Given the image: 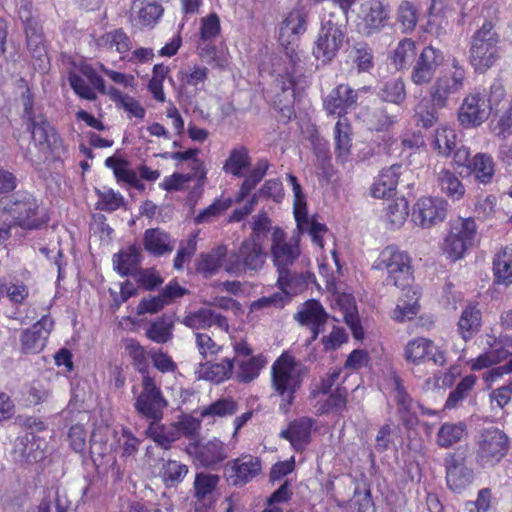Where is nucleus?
Returning <instances> with one entry per match:
<instances>
[{
    "instance_id": "obj_1",
    "label": "nucleus",
    "mask_w": 512,
    "mask_h": 512,
    "mask_svg": "<svg viewBox=\"0 0 512 512\" xmlns=\"http://www.w3.org/2000/svg\"><path fill=\"white\" fill-rule=\"evenodd\" d=\"M286 181L293 192V215L296 230L288 238L281 228L272 229L270 253L278 272L288 270L300 256L299 242L303 233L307 232L312 242L319 248L324 247L323 237L327 234V227L308 215L306 195L297 178L292 174H287Z\"/></svg>"
},
{
    "instance_id": "obj_2",
    "label": "nucleus",
    "mask_w": 512,
    "mask_h": 512,
    "mask_svg": "<svg viewBox=\"0 0 512 512\" xmlns=\"http://www.w3.org/2000/svg\"><path fill=\"white\" fill-rule=\"evenodd\" d=\"M272 388L281 398L279 409L287 413L302 383V366L293 356L283 353L271 367Z\"/></svg>"
},
{
    "instance_id": "obj_3",
    "label": "nucleus",
    "mask_w": 512,
    "mask_h": 512,
    "mask_svg": "<svg viewBox=\"0 0 512 512\" xmlns=\"http://www.w3.org/2000/svg\"><path fill=\"white\" fill-rule=\"evenodd\" d=\"M24 116L28 120L32 140L45 159L61 160L67 154V146L55 128L42 116L32 113V101L27 95L24 99Z\"/></svg>"
},
{
    "instance_id": "obj_4",
    "label": "nucleus",
    "mask_w": 512,
    "mask_h": 512,
    "mask_svg": "<svg viewBox=\"0 0 512 512\" xmlns=\"http://www.w3.org/2000/svg\"><path fill=\"white\" fill-rule=\"evenodd\" d=\"M0 220L4 223L14 221L23 228L34 229L46 222V216L39 210L32 194L18 192L12 197L0 198Z\"/></svg>"
},
{
    "instance_id": "obj_5",
    "label": "nucleus",
    "mask_w": 512,
    "mask_h": 512,
    "mask_svg": "<svg viewBox=\"0 0 512 512\" xmlns=\"http://www.w3.org/2000/svg\"><path fill=\"white\" fill-rule=\"evenodd\" d=\"M346 20L334 12L322 18L321 28L315 40L313 55L323 63L332 61L347 42Z\"/></svg>"
},
{
    "instance_id": "obj_6",
    "label": "nucleus",
    "mask_w": 512,
    "mask_h": 512,
    "mask_svg": "<svg viewBox=\"0 0 512 512\" xmlns=\"http://www.w3.org/2000/svg\"><path fill=\"white\" fill-rule=\"evenodd\" d=\"M318 266L320 274L326 280L327 289L331 293V308L343 315V319L350 328L353 337L356 340H362L364 338V330L359 320L354 297L337 289L334 272L324 260H318Z\"/></svg>"
},
{
    "instance_id": "obj_7",
    "label": "nucleus",
    "mask_w": 512,
    "mask_h": 512,
    "mask_svg": "<svg viewBox=\"0 0 512 512\" xmlns=\"http://www.w3.org/2000/svg\"><path fill=\"white\" fill-rule=\"evenodd\" d=\"M372 268L385 271L388 283L401 290H405L413 282L411 258L396 246L385 247L373 262Z\"/></svg>"
},
{
    "instance_id": "obj_8",
    "label": "nucleus",
    "mask_w": 512,
    "mask_h": 512,
    "mask_svg": "<svg viewBox=\"0 0 512 512\" xmlns=\"http://www.w3.org/2000/svg\"><path fill=\"white\" fill-rule=\"evenodd\" d=\"M499 36L491 21H485L473 35L470 48L471 65L476 71L484 72L498 59Z\"/></svg>"
},
{
    "instance_id": "obj_9",
    "label": "nucleus",
    "mask_w": 512,
    "mask_h": 512,
    "mask_svg": "<svg viewBox=\"0 0 512 512\" xmlns=\"http://www.w3.org/2000/svg\"><path fill=\"white\" fill-rule=\"evenodd\" d=\"M273 72L276 75L275 89L281 91L280 93L277 92L273 103L285 117L290 118L293 113L291 107L303 89L301 79L296 75L295 60L290 55L288 65L282 67L278 64Z\"/></svg>"
},
{
    "instance_id": "obj_10",
    "label": "nucleus",
    "mask_w": 512,
    "mask_h": 512,
    "mask_svg": "<svg viewBox=\"0 0 512 512\" xmlns=\"http://www.w3.org/2000/svg\"><path fill=\"white\" fill-rule=\"evenodd\" d=\"M476 224L471 218H457L449 222V231L441 249L447 258L456 261L464 257L475 240Z\"/></svg>"
},
{
    "instance_id": "obj_11",
    "label": "nucleus",
    "mask_w": 512,
    "mask_h": 512,
    "mask_svg": "<svg viewBox=\"0 0 512 512\" xmlns=\"http://www.w3.org/2000/svg\"><path fill=\"white\" fill-rule=\"evenodd\" d=\"M266 254L262 244L254 239L248 238L238 249V252L231 253L225 264L224 270L232 275L240 276L247 271L256 272L265 263Z\"/></svg>"
},
{
    "instance_id": "obj_12",
    "label": "nucleus",
    "mask_w": 512,
    "mask_h": 512,
    "mask_svg": "<svg viewBox=\"0 0 512 512\" xmlns=\"http://www.w3.org/2000/svg\"><path fill=\"white\" fill-rule=\"evenodd\" d=\"M478 343L483 352L467 361L472 371L489 368L512 355V337L510 336L497 338L493 333H486L478 339Z\"/></svg>"
},
{
    "instance_id": "obj_13",
    "label": "nucleus",
    "mask_w": 512,
    "mask_h": 512,
    "mask_svg": "<svg viewBox=\"0 0 512 512\" xmlns=\"http://www.w3.org/2000/svg\"><path fill=\"white\" fill-rule=\"evenodd\" d=\"M465 79L466 71L464 67L455 58H452L430 88L433 104L438 107L445 106L448 98L464 87Z\"/></svg>"
},
{
    "instance_id": "obj_14",
    "label": "nucleus",
    "mask_w": 512,
    "mask_h": 512,
    "mask_svg": "<svg viewBox=\"0 0 512 512\" xmlns=\"http://www.w3.org/2000/svg\"><path fill=\"white\" fill-rule=\"evenodd\" d=\"M509 438L498 428L483 429L477 438V459L481 465H494L508 452Z\"/></svg>"
},
{
    "instance_id": "obj_15",
    "label": "nucleus",
    "mask_w": 512,
    "mask_h": 512,
    "mask_svg": "<svg viewBox=\"0 0 512 512\" xmlns=\"http://www.w3.org/2000/svg\"><path fill=\"white\" fill-rule=\"evenodd\" d=\"M453 162L457 167H466L476 181L488 184L495 174V163L493 158L486 153H477L470 159V149L460 146L454 152Z\"/></svg>"
},
{
    "instance_id": "obj_16",
    "label": "nucleus",
    "mask_w": 512,
    "mask_h": 512,
    "mask_svg": "<svg viewBox=\"0 0 512 512\" xmlns=\"http://www.w3.org/2000/svg\"><path fill=\"white\" fill-rule=\"evenodd\" d=\"M404 358L408 363L421 365L426 360L437 366L447 362L446 353L439 345L425 337H417L407 342L404 347Z\"/></svg>"
},
{
    "instance_id": "obj_17",
    "label": "nucleus",
    "mask_w": 512,
    "mask_h": 512,
    "mask_svg": "<svg viewBox=\"0 0 512 512\" xmlns=\"http://www.w3.org/2000/svg\"><path fill=\"white\" fill-rule=\"evenodd\" d=\"M447 214V202L437 197H421L413 206L412 221L427 229L443 222Z\"/></svg>"
},
{
    "instance_id": "obj_18",
    "label": "nucleus",
    "mask_w": 512,
    "mask_h": 512,
    "mask_svg": "<svg viewBox=\"0 0 512 512\" xmlns=\"http://www.w3.org/2000/svg\"><path fill=\"white\" fill-rule=\"evenodd\" d=\"M389 17V10L381 0H366L357 14L356 26L360 33L370 35L382 29Z\"/></svg>"
},
{
    "instance_id": "obj_19",
    "label": "nucleus",
    "mask_w": 512,
    "mask_h": 512,
    "mask_svg": "<svg viewBox=\"0 0 512 512\" xmlns=\"http://www.w3.org/2000/svg\"><path fill=\"white\" fill-rule=\"evenodd\" d=\"M366 92V87L353 90L348 85L340 84L325 98L324 108L329 115L346 119L344 115L356 104L359 96Z\"/></svg>"
},
{
    "instance_id": "obj_20",
    "label": "nucleus",
    "mask_w": 512,
    "mask_h": 512,
    "mask_svg": "<svg viewBox=\"0 0 512 512\" xmlns=\"http://www.w3.org/2000/svg\"><path fill=\"white\" fill-rule=\"evenodd\" d=\"M262 471L261 460L252 455H242L225 465V475L231 484L243 486Z\"/></svg>"
},
{
    "instance_id": "obj_21",
    "label": "nucleus",
    "mask_w": 512,
    "mask_h": 512,
    "mask_svg": "<svg viewBox=\"0 0 512 512\" xmlns=\"http://www.w3.org/2000/svg\"><path fill=\"white\" fill-rule=\"evenodd\" d=\"M391 392L393 398L397 402L399 412L401 413V419L408 429L413 428L418 423V417L415 411L416 408L419 409L422 415L436 416L438 414V411L436 410L425 408L419 404H414L396 376H394L392 380Z\"/></svg>"
},
{
    "instance_id": "obj_22",
    "label": "nucleus",
    "mask_w": 512,
    "mask_h": 512,
    "mask_svg": "<svg viewBox=\"0 0 512 512\" xmlns=\"http://www.w3.org/2000/svg\"><path fill=\"white\" fill-rule=\"evenodd\" d=\"M444 62L441 50L433 47H425L413 67L411 80L416 85L428 84L434 77L436 69Z\"/></svg>"
},
{
    "instance_id": "obj_23",
    "label": "nucleus",
    "mask_w": 512,
    "mask_h": 512,
    "mask_svg": "<svg viewBox=\"0 0 512 512\" xmlns=\"http://www.w3.org/2000/svg\"><path fill=\"white\" fill-rule=\"evenodd\" d=\"M186 450L196 462L204 467L217 465L228 455L224 443L216 438L205 442H191Z\"/></svg>"
},
{
    "instance_id": "obj_24",
    "label": "nucleus",
    "mask_w": 512,
    "mask_h": 512,
    "mask_svg": "<svg viewBox=\"0 0 512 512\" xmlns=\"http://www.w3.org/2000/svg\"><path fill=\"white\" fill-rule=\"evenodd\" d=\"M490 108L486 99L479 94L466 96L459 108L458 120L464 128L480 126L489 115Z\"/></svg>"
},
{
    "instance_id": "obj_25",
    "label": "nucleus",
    "mask_w": 512,
    "mask_h": 512,
    "mask_svg": "<svg viewBox=\"0 0 512 512\" xmlns=\"http://www.w3.org/2000/svg\"><path fill=\"white\" fill-rule=\"evenodd\" d=\"M165 406L166 402L161 397V392L157 388L154 380L148 376H144L143 391L135 402L136 410L147 418L157 419L160 417L161 410Z\"/></svg>"
},
{
    "instance_id": "obj_26",
    "label": "nucleus",
    "mask_w": 512,
    "mask_h": 512,
    "mask_svg": "<svg viewBox=\"0 0 512 512\" xmlns=\"http://www.w3.org/2000/svg\"><path fill=\"white\" fill-rule=\"evenodd\" d=\"M295 318L301 325L310 329L312 333L311 340H315L324 330L328 314L320 302L311 299L299 306Z\"/></svg>"
},
{
    "instance_id": "obj_27",
    "label": "nucleus",
    "mask_w": 512,
    "mask_h": 512,
    "mask_svg": "<svg viewBox=\"0 0 512 512\" xmlns=\"http://www.w3.org/2000/svg\"><path fill=\"white\" fill-rule=\"evenodd\" d=\"M53 328V320L43 316L32 327L24 330L20 337L22 349L25 353H39L46 345Z\"/></svg>"
},
{
    "instance_id": "obj_28",
    "label": "nucleus",
    "mask_w": 512,
    "mask_h": 512,
    "mask_svg": "<svg viewBox=\"0 0 512 512\" xmlns=\"http://www.w3.org/2000/svg\"><path fill=\"white\" fill-rule=\"evenodd\" d=\"M306 14L302 9H293L282 20L279 26V41L282 46L288 48L295 45L306 32Z\"/></svg>"
},
{
    "instance_id": "obj_29",
    "label": "nucleus",
    "mask_w": 512,
    "mask_h": 512,
    "mask_svg": "<svg viewBox=\"0 0 512 512\" xmlns=\"http://www.w3.org/2000/svg\"><path fill=\"white\" fill-rule=\"evenodd\" d=\"M163 8L156 1L134 0L130 11V21L134 27L152 28L160 20Z\"/></svg>"
},
{
    "instance_id": "obj_30",
    "label": "nucleus",
    "mask_w": 512,
    "mask_h": 512,
    "mask_svg": "<svg viewBox=\"0 0 512 512\" xmlns=\"http://www.w3.org/2000/svg\"><path fill=\"white\" fill-rule=\"evenodd\" d=\"M445 461L447 485L452 491L461 493L472 483L473 471L465 465L464 461L453 455H449Z\"/></svg>"
},
{
    "instance_id": "obj_31",
    "label": "nucleus",
    "mask_w": 512,
    "mask_h": 512,
    "mask_svg": "<svg viewBox=\"0 0 512 512\" xmlns=\"http://www.w3.org/2000/svg\"><path fill=\"white\" fill-rule=\"evenodd\" d=\"M420 291L417 287L409 285L402 290L396 307L391 311V318L399 323L414 319L420 311Z\"/></svg>"
},
{
    "instance_id": "obj_32",
    "label": "nucleus",
    "mask_w": 512,
    "mask_h": 512,
    "mask_svg": "<svg viewBox=\"0 0 512 512\" xmlns=\"http://www.w3.org/2000/svg\"><path fill=\"white\" fill-rule=\"evenodd\" d=\"M82 72L91 85L87 84L80 76L75 73H71L69 76V82L76 94L84 99L93 100L96 97L94 88L99 89L101 92H105L102 78L96 75L92 69L85 66L83 67Z\"/></svg>"
},
{
    "instance_id": "obj_33",
    "label": "nucleus",
    "mask_w": 512,
    "mask_h": 512,
    "mask_svg": "<svg viewBox=\"0 0 512 512\" xmlns=\"http://www.w3.org/2000/svg\"><path fill=\"white\" fill-rule=\"evenodd\" d=\"M409 215V203L405 197H398L385 204L381 219L390 230L399 229Z\"/></svg>"
},
{
    "instance_id": "obj_34",
    "label": "nucleus",
    "mask_w": 512,
    "mask_h": 512,
    "mask_svg": "<svg viewBox=\"0 0 512 512\" xmlns=\"http://www.w3.org/2000/svg\"><path fill=\"white\" fill-rule=\"evenodd\" d=\"M312 426L313 421L311 418L302 417L293 421L280 435L287 439L296 451H301L305 449L310 441Z\"/></svg>"
},
{
    "instance_id": "obj_35",
    "label": "nucleus",
    "mask_w": 512,
    "mask_h": 512,
    "mask_svg": "<svg viewBox=\"0 0 512 512\" xmlns=\"http://www.w3.org/2000/svg\"><path fill=\"white\" fill-rule=\"evenodd\" d=\"M182 323L193 330L206 329L213 325L218 326L226 332L229 328L227 319L220 314L214 313L210 309H200L196 312H191L184 317Z\"/></svg>"
},
{
    "instance_id": "obj_36",
    "label": "nucleus",
    "mask_w": 512,
    "mask_h": 512,
    "mask_svg": "<svg viewBox=\"0 0 512 512\" xmlns=\"http://www.w3.org/2000/svg\"><path fill=\"white\" fill-rule=\"evenodd\" d=\"M400 173L401 166L398 165L383 169L370 188L372 197L382 199L392 195L396 190Z\"/></svg>"
},
{
    "instance_id": "obj_37",
    "label": "nucleus",
    "mask_w": 512,
    "mask_h": 512,
    "mask_svg": "<svg viewBox=\"0 0 512 512\" xmlns=\"http://www.w3.org/2000/svg\"><path fill=\"white\" fill-rule=\"evenodd\" d=\"M278 285L286 298L301 293L310 282L314 281V275L306 273H292L289 269L278 272Z\"/></svg>"
},
{
    "instance_id": "obj_38",
    "label": "nucleus",
    "mask_w": 512,
    "mask_h": 512,
    "mask_svg": "<svg viewBox=\"0 0 512 512\" xmlns=\"http://www.w3.org/2000/svg\"><path fill=\"white\" fill-rule=\"evenodd\" d=\"M97 45L106 52L120 54L124 59V55L132 49L133 42L122 29H115L103 34L97 40Z\"/></svg>"
},
{
    "instance_id": "obj_39",
    "label": "nucleus",
    "mask_w": 512,
    "mask_h": 512,
    "mask_svg": "<svg viewBox=\"0 0 512 512\" xmlns=\"http://www.w3.org/2000/svg\"><path fill=\"white\" fill-rule=\"evenodd\" d=\"M234 373V360L225 358L219 363L207 362L199 365L196 370L197 377L215 383L223 382L232 377Z\"/></svg>"
},
{
    "instance_id": "obj_40",
    "label": "nucleus",
    "mask_w": 512,
    "mask_h": 512,
    "mask_svg": "<svg viewBox=\"0 0 512 512\" xmlns=\"http://www.w3.org/2000/svg\"><path fill=\"white\" fill-rule=\"evenodd\" d=\"M457 134L455 129L450 125H440L434 133L431 147L438 155L443 157H453L454 152L458 149Z\"/></svg>"
},
{
    "instance_id": "obj_41",
    "label": "nucleus",
    "mask_w": 512,
    "mask_h": 512,
    "mask_svg": "<svg viewBox=\"0 0 512 512\" xmlns=\"http://www.w3.org/2000/svg\"><path fill=\"white\" fill-rule=\"evenodd\" d=\"M335 154L338 161L349 160L352 148L351 126L347 119H339L334 128Z\"/></svg>"
},
{
    "instance_id": "obj_42",
    "label": "nucleus",
    "mask_w": 512,
    "mask_h": 512,
    "mask_svg": "<svg viewBox=\"0 0 512 512\" xmlns=\"http://www.w3.org/2000/svg\"><path fill=\"white\" fill-rule=\"evenodd\" d=\"M237 369L234 370L235 379L239 382L248 383L256 379L260 371L267 364L266 358L261 355L250 356L247 359H238L235 361Z\"/></svg>"
},
{
    "instance_id": "obj_43",
    "label": "nucleus",
    "mask_w": 512,
    "mask_h": 512,
    "mask_svg": "<svg viewBox=\"0 0 512 512\" xmlns=\"http://www.w3.org/2000/svg\"><path fill=\"white\" fill-rule=\"evenodd\" d=\"M229 255L225 246H218L211 252L202 254L197 260L196 270L208 277L216 274L224 264Z\"/></svg>"
},
{
    "instance_id": "obj_44",
    "label": "nucleus",
    "mask_w": 512,
    "mask_h": 512,
    "mask_svg": "<svg viewBox=\"0 0 512 512\" xmlns=\"http://www.w3.org/2000/svg\"><path fill=\"white\" fill-rule=\"evenodd\" d=\"M440 191L452 201H459L465 195V186L460 178L448 169H442L437 175Z\"/></svg>"
},
{
    "instance_id": "obj_45",
    "label": "nucleus",
    "mask_w": 512,
    "mask_h": 512,
    "mask_svg": "<svg viewBox=\"0 0 512 512\" xmlns=\"http://www.w3.org/2000/svg\"><path fill=\"white\" fill-rule=\"evenodd\" d=\"M415 55V42L410 38H404L391 49L389 52V60L396 70H402L410 66Z\"/></svg>"
},
{
    "instance_id": "obj_46",
    "label": "nucleus",
    "mask_w": 512,
    "mask_h": 512,
    "mask_svg": "<svg viewBox=\"0 0 512 512\" xmlns=\"http://www.w3.org/2000/svg\"><path fill=\"white\" fill-rule=\"evenodd\" d=\"M493 272L497 284H512V247H505L495 255Z\"/></svg>"
},
{
    "instance_id": "obj_47",
    "label": "nucleus",
    "mask_w": 512,
    "mask_h": 512,
    "mask_svg": "<svg viewBox=\"0 0 512 512\" xmlns=\"http://www.w3.org/2000/svg\"><path fill=\"white\" fill-rule=\"evenodd\" d=\"M251 158L243 146L233 148L226 159L223 170L233 176L242 177L250 168Z\"/></svg>"
},
{
    "instance_id": "obj_48",
    "label": "nucleus",
    "mask_w": 512,
    "mask_h": 512,
    "mask_svg": "<svg viewBox=\"0 0 512 512\" xmlns=\"http://www.w3.org/2000/svg\"><path fill=\"white\" fill-rule=\"evenodd\" d=\"M179 79L184 89L197 93L204 89L208 79V69L199 65L189 66L179 72Z\"/></svg>"
},
{
    "instance_id": "obj_49",
    "label": "nucleus",
    "mask_w": 512,
    "mask_h": 512,
    "mask_svg": "<svg viewBox=\"0 0 512 512\" xmlns=\"http://www.w3.org/2000/svg\"><path fill=\"white\" fill-rule=\"evenodd\" d=\"M219 481L218 475L206 472L197 473L194 480L195 498L198 501H213Z\"/></svg>"
},
{
    "instance_id": "obj_50",
    "label": "nucleus",
    "mask_w": 512,
    "mask_h": 512,
    "mask_svg": "<svg viewBox=\"0 0 512 512\" xmlns=\"http://www.w3.org/2000/svg\"><path fill=\"white\" fill-rule=\"evenodd\" d=\"M481 326V312L475 305L469 304L462 311L458 330L462 338L467 341L478 332Z\"/></svg>"
},
{
    "instance_id": "obj_51",
    "label": "nucleus",
    "mask_w": 512,
    "mask_h": 512,
    "mask_svg": "<svg viewBox=\"0 0 512 512\" xmlns=\"http://www.w3.org/2000/svg\"><path fill=\"white\" fill-rule=\"evenodd\" d=\"M220 33L219 17L212 13L201 20L200 39L198 41L197 50L199 55H207L210 41Z\"/></svg>"
},
{
    "instance_id": "obj_52",
    "label": "nucleus",
    "mask_w": 512,
    "mask_h": 512,
    "mask_svg": "<svg viewBox=\"0 0 512 512\" xmlns=\"http://www.w3.org/2000/svg\"><path fill=\"white\" fill-rule=\"evenodd\" d=\"M401 430L398 425L386 423L380 427L375 438V448L379 452L396 450L402 443Z\"/></svg>"
},
{
    "instance_id": "obj_53",
    "label": "nucleus",
    "mask_w": 512,
    "mask_h": 512,
    "mask_svg": "<svg viewBox=\"0 0 512 512\" xmlns=\"http://www.w3.org/2000/svg\"><path fill=\"white\" fill-rule=\"evenodd\" d=\"M144 247L154 255L160 256L172 251L170 237L160 229H148L144 234Z\"/></svg>"
},
{
    "instance_id": "obj_54",
    "label": "nucleus",
    "mask_w": 512,
    "mask_h": 512,
    "mask_svg": "<svg viewBox=\"0 0 512 512\" xmlns=\"http://www.w3.org/2000/svg\"><path fill=\"white\" fill-rule=\"evenodd\" d=\"M107 94L110 95L113 101H115L121 106V108L124 109L129 119H144L146 110L137 99L130 95L123 94L115 88H110Z\"/></svg>"
},
{
    "instance_id": "obj_55",
    "label": "nucleus",
    "mask_w": 512,
    "mask_h": 512,
    "mask_svg": "<svg viewBox=\"0 0 512 512\" xmlns=\"http://www.w3.org/2000/svg\"><path fill=\"white\" fill-rule=\"evenodd\" d=\"M140 255L141 251L137 246H130L121 250L113 257L116 271L121 275L132 273L140 262Z\"/></svg>"
},
{
    "instance_id": "obj_56",
    "label": "nucleus",
    "mask_w": 512,
    "mask_h": 512,
    "mask_svg": "<svg viewBox=\"0 0 512 512\" xmlns=\"http://www.w3.org/2000/svg\"><path fill=\"white\" fill-rule=\"evenodd\" d=\"M197 153L198 150L196 149H188L183 152L165 153L163 157L176 161H190L189 166L194 173V176L197 177V185L201 187L204 185L206 179V170L204 164L196 158Z\"/></svg>"
},
{
    "instance_id": "obj_57",
    "label": "nucleus",
    "mask_w": 512,
    "mask_h": 512,
    "mask_svg": "<svg viewBox=\"0 0 512 512\" xmlns=\"http://www.w3.org/2000/svg\"><path fill=\"white\" fill-rule=\"evenodd\" d=\"M188 473V467L176 460H167L162 463L159 471L164 484L168 487L174 486L183 481Z\"/></svg>"
},
{
    "instance_id": "obj_58",
    "label": "nucleus",
    "mask_w": 512,
    "mask_h": 512,
    "mask_svg": "<svg viewBox=\"0 0 512 512\" xmlns=\"http://www.w3.org/2000/svg\"><path fill=\"white\" fill-rule=\"evenodd\" d=\"M466 432V425L463 422L444 423L437 433V443L443 448H448L459 442Z\"/></svg>"
},
{
    "instance_id": "obj_59",
    "label": "nucleus",
    "mask_w": 512,
    "mask_h": 512,
    "mask_svg": "<svg viewBox=\"0 0 512 512\" xmlns=\"http://www.w3.org/2000/svg\"><path fill=\"white\" fill-rule=\"evenodd\" d=\"M476 382L477 377L475 375L470 374L463 377L455 389L450 392L444 408L449 410L456 408L468 396Z\"/></svg>"
},
{
    "instance_id": "obj_60",
    "label": "nucleus",
    "mask_w": 512,
    "mask_h": 512,
    "mask_svg": "<svg viewBox=\"0 0 512 512\" xmlns=\"http://www.w3.org/2000/svg\"><path fill=\"white\" fill-rule=\"evenodd\" d=\"M105 165L113 170L115 177L119 181H123L131 186H138V176L126 161L115 157H108L105 160Z\"/></svg>"
},
{
    "instance_id": "obj_61",
    "label": "nucleus",
    "mask_w": 512,
    "mask_h": 512,
    "mask_svg": "<svg viewBox=\"0 0 512 512\" xmlns=\"http://www.w3.org/2000/svg\"><path fill=\"white\" fill-rule=\"evenodd\" d=\"M174 322L171 316H163L153 322L147 330V337L156 343H166L172 338Z\"/></svg>"
},
{
    "instance_id": "obj_62",
    "label": "nucleus",
    "mask_w": 512,
    "mask_h": 512,
    "mask_svg": "<svg viewBox=\"0 0 512 512\" xmlns=\"http://www.w3.org/2000/svg\"><path fill=\"white\" fill-rule=\"evenodd\" d=\"M380 95L387 102L400 104L406 98L404 82L400 78L387 81L381 88Z\"/></svg>"
},
{
    "instance_id": "obj_63",
    "label": "nucleus",
    "mask_w": 512,
    "mask_h": 512,
    "mask_svg": "<svg viewBox=\"0 0 512 512\" xmlns=\"http://www.w3.org/2000/svg\"><path fill=\"white\" fill-rule=\"evenodd\" d=\"M169 68L163 64H157L153 68V75L149 81L148 89L153 97L159 101H165V93L163 90V82L168 75Z\"/></svg>"
},
{
    "instance_id": "obj_64",
    "label": "nucleus",
    "mask_w": 512,
    "mask_h": 512,
    "mask_svg": "<svg viewBox=\"0 0 512 512\" xmlns=\"http://www.w3.org/2000/svg\"><path fill=\"white\" fill-rule=\"evenodd\" d=\"M236 402L230 398L219 399L212 403L208 407L201 410L200 415L202 418L205 417H224L232 415L236 412Z\"/></svg>"
}]
</instances>
